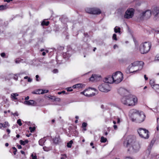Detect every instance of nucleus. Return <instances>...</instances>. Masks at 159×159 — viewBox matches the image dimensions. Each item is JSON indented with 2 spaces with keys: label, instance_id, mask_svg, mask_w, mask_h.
<instances>
[{
  "label": "nucleus",
  "instance_id": "f257e3e1",
  "mask_svg": "<svg viewBox=\"0 0 159 159\" xmlns=\"http://www.w3.org/2000/svg\"><path fill=\"white\" fill-rule=\"evenodd\" d=\"M124 147L127 148L128 151L136 152L139 150L140 146L139 143L135 141L134 137L129 136L123 143Z\"/></svg>",
  "mask_w": 159,
  "mask_h": 159
},
{
  "label": "nucleus",
  "instance_id": "f03ea898",
  "mask_svg": "<svg viewBox=\"0 0 159 159\" xmlns=\"http://www.w3.org/2000/svg\"><path fill=\"white\" fill-rule=\"evenodd\" d=\"M121 102L125 105L128 106L135 105L137 102V98L131 95L124 96L121 99Z\"/></svg>",
  "mask_w": 159,
  "mask_h": 159
},
{
  "label": "nucleus",
  "instance_id": "7ed1b4c3",
  "mask_svg": "<svg viewBox=\"0 0 159 159\" xmlns=\"http://www.w3.org/2000/svg\"><path fill=\"white\" fill-rule=\"evenodd\" d=\"M143 62L142 61H136L130 65L129 70L126 71L127 73H135L138 70H141L143 68Z\"/></svg>",
  "mask_w": 159,
  "mask_h": 159
},
{
  "label": "nucleus",
  "instance_id": "20e7f679",
  "mask_svg": "<svg viewBox=\"0 0 159 159\" xmlns=\"http://www.w3.org/2000/svg\"><path fill=\"white\" fill-rule=\"evenodd\" d=\"M151 47V43L149 42L142 43L139 46V51L142 54H146L150 50Z\"/></svg>",
  "mask_w": 159,
  "mask_h": 159
},
{
  "label": "nucleus",
  "instance_id": "39448f33",
  "mask_svg": "<svg viewBox=\"0 0 159 159\" xmlns=\"http://www.w3.org/2000/svg\"><path fill=\"white\" fill-rule=\"evenodd\" d=\"M114 82L118 84L121 82L123 79L122 73L120 71H117L112 75Z\"/></svg>",
  "mask_w": 159,
  "mask_h": 159
},
{
  "label": "nucleus",
  "instance_id": "423d86ee",
  "mask_svg": "<svg viewBox=\"0 0 159 159\" xmlns=\"http://www.w3.org/2000/svg\"><path fill=\"white\" fill-rule=\"evenodd\" d=\"M151 15L152 11L150 10H148L140 13L138 18L141 20L144 19H148L150 17Z\"/></svg>",
  "mask_w": 159,
  "mask_h": 159
},
{
  "label": "nucleus",
  "instance_id": "0eeeda50",
  "mask_svg": "<svg viewBox=\"0 0 159 159\" xmlns=\"http://www.w3.org/2000/svg\"><path fill=\"white\" fill-rule=\"evenodd\" d=\"M138 132L141 138L144 139L148 138L149 132L148 130L144 128H140L138 130Z\"/></svg>",
  "mask_w": 159,
  "mask_h": 159
},
{
  "label": "nucleus",
  "instance_id": "6e6552de",
  "mask_svg": "<svg viewBox=\"0 0 159 159\" xmlns=\"http://www.w3.org/2000/svg\"><path fill=\"white\" fill-rule=\"evenodd\" d=\"M139 112L138 111L135 109H132L130 110L129 116L132 121L135 122Z\"/></svg>",
  "mask_w": 159,
  "mask_h": 159
},
{
  "label": "nucleus",
  "instance_id": "1a4fd4ad",
  "mask_svg": "<svg viewBox=\"0 0 159 159\" xmlns=\"http://www.w3.org/2000/svg\"><path fill=\"white\" fill-rule=\"evenodd\" d=\"M100 91L103 92H107L111 90V88L107 84L104 82L98 86Z\"/></svg>",
  "mask_w": 159,
  "mask_h": 159
},
{
  "label": "nucleus",
  "instance_id": "9d476101",
  "mask_svg": "<svg viewBox=\"0 0 159 159\" xmlns=\"http://www.w3.org/2000/svg\"><path fill=\"white\" fill-rule=\"evenodd\" d=\"M134 9L133 8L128 9L124 16V18L126 19L131 18L134 16Z\"/></svg>",
  "mask_w": 159,
  "mask_h": 159
},
{
  "label": "nucleus",
  "instance_id": "9b49d317",
  "mask_svg": "<svg viewBox=\"0 0 159 159\" xmlns=\"http://www.w3.org/2000/svg\"><path fill=\"white\" fill-rule=\"evenodd\" d=\"M145 118V116L142 112H139L135 122L140 123L143 121Z\"/></svg>",
  "mask_w": 159,
  "mask_h": 159
},
{
  "label": "nucleus",
  "instance_id": "f8f14e48",
  "mask_svg": "<svg viewBox=\"0 0 159 159\" xmlns=\"http://www.w3.org/2000/svg\"><path fill=\"white\" fill-rule=\"evenodd\" d=\"M152 13L153 16V19L155 20H159V9L157 7L153 8L152 11Z\"/></svg>",
  "mask_w": 159,
  "mask_h": 159
},
{
  "label": "nucleus",
  "instance_id": "ddd939ff",
  "mask_svg": "<svg viewBox=\"0 0 159 159\" xmlns=\"http://www.w3.org/2000/svg\"><path fill=\"white\" fill-rule=\"evenodd\" d=\"M103 81L108 84V83L111 84L114 82L113 76H109L105 78L103 80Z\"/></svg>",
  "mask_w": 159,
  "mask_h": 159
},
{
  "label": "nucleus",
  "instance_id": "4468645a",
  "mask_svg": "<svg viewBox=\"0 0 159 159\" xmlns=\"http://www.w3.org/2000/svg\"><path fill=\"white\" fill-rule=\"evenodd\" d=\"M118 93L121 95L128 94L129 93V91L127 90L122 88H120L119 89Z\"/></svg>",
  "mask_w": 159,
  "mask_h": 159
},
{
  "label": "nucleus",
  "instance_id": "2eb2a0df",
  "mask_svg": "<svg viewBox=\"0 0 159 159\" xmlns=\"http://www.w3.org/2000/svg\"><path fill=\"white\" fill-rule=\"evenodd\" d=\"M24 103L25 104L29 106H34L36 104V102L33 100H25L24 101Z\"/></svg>",
  "mask_w": 159,
  "mask_h": 159
},
{
  "label": "nucleus",
  "instance_id": "dca6fc26",
  "mask_svg": "<svg viewBox=\"0 0 159 159\" xmlns=\"http://www.w3.org/2000/svg\"><path fill=\"white\" fill-rule=\"evenodd\" d=\"M48 92V90L39 89L36 92H33L32 93L34 94H40L47 93Z\"/></svg>",
  "mask_w": 159,
  "mask_h": 159
},
{
  "label": "nucleus",
  "instance_id": "f3484780",
  "mask_svg": "<svg viewBox=\"0 0 159 159\" xmlns=\"http://www.w3.org/2000/svg\"><path fill=\"white\" fill-rule=\"evenodd\" d=\"M92 12V14H99L101 13L100 10L97 8H93Z\"/></svg>",
  "mask_w": 159,
  "mask_h": 159
},
{
  "label": "nucleus",
  "instance_id": "a211bd4d",
  "mask_svg": "<svg viewBox=\"0 0 159 159\" xmlns=\"http://www.w3.org/2000/svg\"><path fill=\"white\" fill-rule=\"evenodd\" d=\"M88 91V89L85 90L83 92L81 93H83L85 96L88 97H91L92 96H93L95 95V93H92V94H88L86 93V92Z\"/></svg>",
  "mask_w": 159,
  "mask_h": 159
},
{
  "label": "nucleus",
  "instance_id": "6ab92c4d",
  "mask_svg": "<svg viewBox=\"0 0 159 159\" xmlns=\"http://www.w3.org/2000/svg\"><path fill=\"white\" fill-rule=\"evenodd\" d=\"M46 141V139L45 138L40 139L39 142V144L42 146H43L44 143H45Z\"/></svg>",
  "mask_w": 159,
  "mask_h": 159
},
{
  "label": "nucleus",
  "instance_id": "aec40b11",
  "mask_svg": "<svg viewBox=\"0 0 159 159\" xmlns=\"http://www.w3.org/2000/svg\"><path fill=\"white\" fill-rule=\"evenodd\" d=\"M98 77V76L96 75H92L89 79V80L90 81H93L95 80H97V78Z\"/></svg>",
  "mask_w": 159,
  "mask_h": 159
},
{
  "label": "nucleus",
  "instance_id": "412c9836",
  "mask_svg": "<svg viewBox=\"0 0 159 159\" xmlns=\"http://www.w3.org/2000/svg\"><path fill=\"white\" fill-rule=\"evenodd\" d=\"M18 94L17 93H12L11 95V97L13 100H16L17 98L16 97L18 96Z\"/></svg>",
  "mask_w": 159,
  "mask_h": 159
},
{
  "label": "nucleus",
  "instance_id": "4be33fe9",
  "mask_svg": "<svg viewBox=\"0 0 159 159\" xmlns=\"http://www.w3.org/2000/svg\"><path fill=\"white\" fill-rule=\"evenodd\" d=\"M152 88L155 90L156 92L159 93V85L156 84L153 86Z\"/></svg>",
  "mask_w": 159,
  "mask_h": 159
},
{
  "label": "nucleus",
  "instance_id": "5701e85b",
  "mask_svg": "<svg viewBox=\"0 0 159 159\" xmlns=\"http://www.w3.org/2000/svg\"><path fill=\"white\" fill-rule=\"evenodd\" d=\"M53 142L55 143H58L61 142L60 139L59 137H56L53 139Z\"/></svg>",
  "mask_w": 159,
  "mask_h": 159
},
{
  "label": "nucleus",
  "instance_id": "b1692460",
  "mask_svg": "<svg viewBox=\"0 0 159 159\" xmlns=\"http://www.w3.org/2000/svg\"><path fill=\"white\" fill-rule=\"evenodd\" d=\"M151 148L150 147H149V148H148L146 151L145 152V154L147 157H148L149 156L151 152Z\"/></svg>",
  "mask_w": 159,
  "mask_h": 159
},
{
  "label": "nucleus",
  "instance_id": "393cba45",
  "mask_svg": "<svg viewBox=\"0 0 159 159\" xmlns=\"http://www.w3.org/2000/svg\"><path fill=\"white\" fill-rule=\"evenodd\" d=\"M120 27H119L118 26H116L115 27V28L114 29V31L116 33H120Z\"/></svg>",
  "mask_w": 159,
  "mask_h": 159
},
{
  "label": "nucleus",
  "instance_id": "a878e982",
  "mask_svg": "<svg viewBox=\"0 0 159 159\" xmlns=\"http://www.w3.org/2000/svg\"><path fill=\"white\" fill-rule=\"evenodd\" d=\"M28 142H29V141L27 140H25V141H23L22 140H20V144L21 145H24L26 144L27 143H28Z\"/></svg>",
  "mask_w": 159,
  "mask_h": 159
},
{
  "label": "nucleus",
  "instance_id": "bb28decb",
  "mask_svg": "<svg viewBox=\"0 0 159 159\" xmlns=\"http://www.w3.org/2000/svg\"><path fill=\"white\" fill-rule=\"evenodd\" d=\"M82 84H76L75 85H74L72 88L73 89H76L79 88L81 87V86Z\"/></svg>",
  "mask_w": 159,
  "mask_h": 159
},
{
  "label": "nucleus",
  "instance_id": "cd10ccee",
  "mask_svg": "<svg viewBox=\"0 0 159 159\" xmlns=\"http://www.w3.org/2000/svg\"><path fill=\"white\" fill-rule=\"evenodd\" d=\"M2 126L3 127L6 128L8 127H9L10 125L8 122L5 121L2 124Z\"/></svg>",
  "mask_w": 159,
  "mask_h": 159
},
{
  "label": "nucleus",
  "instance_id": "c85d7f7f",
  "mask_svg": "<svg viewBox=\"0 0 159 159\" xmlns=\"http://www.w3.org/2000/svg\"><path fill=\"white\" fill-rule=\"evenodd\" d=\"M107 141V139L103 136H102L101 138L100 141L102 143H105Z\"/></svg>",
  "mask_w": 159,
  "mask_h": 159
},
{
  "label": "nucleus",
  "instance_id": "c756f323",
  "mask_svg": "<svg viewBox=\"0 0 159 159\" xmlns=\"http://www.w3.org/2000/svg\"><path fill=\"white\" fill-rule=\"evenodd\" d=\"M149 83L152 88L153 86L156 84H155V81L152 80H150Z\"/></svg>",
  "mask_w": 159,
  "mask_h": 159
},
{
  "label": "nucleus",
  "instance_id": "7c9ffc66",
  "mask_svg": "<svg viewBox=\"0 0 159 159\" xmlns=\"http://www.w3.org/2000/svg\"><path fill=\"white\" fill-rule=\"evenodd\" d=\"M93 10V8H87L86 11L90 14H92V12Z\"/></svg>",
  "mask_w": 159,
  "mask_h": 159
},
{
  "label": "nucleus",
  "instance_id": "2f4dec72",
  "mask_svg": "<svg viewBox=\"0 0 159 159\" xmlns=\"http://www.w3.org/2000/svg\"><path fill=\"white\" fill-rule=\"evenodd\" d=\"M49 24V22L48 21L46 22L44 21H43L41 23V25H42L47 26Z\"/></svg>",
  "mask_w": 159,
  "mask_h": 159
},
{
  "label": "nucleus",
  "instance_id": "473e14b6",
  "mask_svg": "<svg viewBox=\"0 0 159 159\" xmlns=\"http://www.w3.org/2000/svg\"><path fill=\"white\" fill-rule=\"evenodd\" d=\"M73 143L72 140H70L69 143H67V146L68 148H71Z\"/></svg>",
  "mask_w": 159,
  "mask_h": 159
},
{
  "label": "nucleus",
  "instance_id": "72a5a7b5",
  "mask_svg": "<svg viewBox=\"0 0 159 159\" xmlns=\"http://www.w3.org/2000/svg\"><path fill=\"white\" fill-rule=\"evenodd\" d=\"M154 61H159V53L157 54L155 57Z\"/></svg>",
  "mask_w": 159,
  "mask_h": 159
},
{
  "label": "nucleus",
  "instance_id": "f704fd0d",
  "mask_svg": "<svg viewBox=\"0 0 159 159\" xmlns=\"http://www.w3.org/2000/svg\"><path fill=\"white\" fill-rule=\"evenodd\" d=\"M6 6L3 5L0 6V11L4 10L6 9Z\"/></svg>",
  "mask_w": 159,
  "mask_h": 159
},
{
  "label": "nucleus",
  "instance_id": "c9c22d12",
  "mask_svg": "<svg viewBox=\"0 0 159 159\" xmlns=\"http://www.w3.org/2000/svg\"><path fill=\"white\" fill-rule=\"evenodd\" d=\"M29 129L30 130V132H32L35 130V127H29Z\"/></svg>",
  "mask_w": 159,
  "mask_h": 159
},
{
  "label": "nucleus",
  "instance_id": "e433bc0d",
  "mask_svg": "<svg viewBox=\"0 0 159 159\" xmlns=\"http://www.w3.org/2000/svg\"><path fill=\"white\" fill-rule=\"evenodd\" d=\"M112 39L115 40H117V39L116 38V35L115 34H113L112 36Z\"/></svg>",
  "mask_w": 159,
  "mask_h": 159
},
{
  "label": "nucleus",
  "instance_id": "4c0bfd02",
  "mask_svg": "<svg viewBox=\"0 0 159 159\" xmlns=\"http://www.w3.org/2000/svg\"><path fill=\"white\" fill-rule=\"evenodd\" d=\"M17 124L20 125L21 126L22 125V123L20 119H18L17 121Z\"/></svg>",
  "mask_w": 159,
  "mask_h": 159
},
{
  "label": "nucleus",
  "instance_id": "58836bf2",
  "mask_svg": "<svg viewBox=\"0 0 159 159\" xmlns=\"http://www.w3.org/2000/svg\"><path fill=\"white\" fill-rule=\"evenodd\" d=\"M31 157H32V159H37L36 155H34L33 154H32Z\"/></svg>",
  "mask_w": 159,
  "mask_h": 159
},
{
  "label": "nucleus",
  "instance_id": "ea45409f",
  "mask_svg": "<svg viewBox=\"0 0 159 159\" xmlns=\"http://www.w3.org/2000/svg\"><path fill=\"white\" fill-rule=\"evenodd\" d=\"M43 149L45 151H48L49 150V148L46 147H43Z\"/></svg>",
  "mask_w": 159,
  "mask_h": 159
},
{
  "label": "nucleus",
  "instance_id": "a19ab883",
  "mask_svg": "<svg viewBox=\"0 0 159 159\" xmlns=\"http://www.w3.org/2000/svg\"><path fill=\"white\" fill-rule=\"evenodd\" d=\"M12 148L13 150H14V151L13 152V153L14 155H15L16 154V152L17 151V150L15 147H13Z\"/></svg>",
  "mask_w": 159,
  "mask_h": 159
},
{
  "label": "nucleus",
  "instance_id": "79ce46f5",
  "mask_svg": "<svg viewBox=\"0 0 159 159\" xmlns=\"http://www.w3.org/2000/svg\"><path fill=\"white\" fill-rule=\"evenodd\" d=\"M87 125V123H85V122H84L82 124V127H83L85 128V127H86Z\"/></svg>",
  "mask_w": 159,
  "mask_h": 159
},
{
  "label": "nucleus",
  "instance_id": "37998d69",
  "mask_svg": "<svg viewBox=\"0 0 159 159\" xmlns=\"http://www.w3.org/2000/svg\"><path fill=\"white\" fill-rule=\"evenodd\" d=\"M66 89L67 91H71L73 90L71 87L67 88Z\"/></svg>",
  "mask_w": 159,
  "mask_h": 159
},
{
  "label": "nucleus",
  "instance_id": "c03bdc74",
  "mask_svg": "<svg viewBox=\"0 0 159 159\" xmlns=\"http://www.w3.org/2000/svg\"><path fill=\"white\" fill-rule=\"evenodd\" d=\"M11 114L13 115L14 116H18V114L17 112H16L14 113H11Z\"/></svg>",
  "mask_w": 159,
  "mask_h": 159
},
{
  "label": "nucleus",
  "instance_id": "a18cd8bd",
  "mask_svg": "<svg viewBox=\"0 0 159 159\" xmlns=\"http://www.w3.org/2000/svg\"><path fill=\"white\" fill-rule=\"evenodd\" d=\"M66 157V155H62V157H61V159H65Z\"/></svg>",
  "mask_w": 159,
  "mask_h": 159
},
{
  "label": "nucleus",
  "instance_id": "49530a36",
  "mask_svg": "<svg viewBox=\"0 0 159 159\" xmlns=\"http://www.w3.org/2000/svg\"><path fill=\"white\" fill-rule=\"evenodd\" d=\"M55 101H57L58 102H59L61 101V99L59 98H56V99H55Z\"/></svg>",
  "mask_w": 159,
  "mask_h": 159
},
{
  "label": "nucleus",
  "instance_id": "de8ad7c7",
  "mask_svg": "<svg viewBox=\"0 0 159 159\" xmlns=\"http://www.w3.org/2000/svg\"><path fill=\"white\" fill-rule=\"evenodd\" d=\"M6 54L5 53L3 52L1 53V56L2 57H4L5 56Z\"/></svg>",
  "mask_w": 159,
  "mask_h": 159
},
{
  "label": "nucleus",
  "instance_id": "09e8293b",
  "mask_svg": "<svg viewBox=\"0 0 159 159\" xmlns=\"http://www.w3.org/2000/svg\"><path fill=\"white\" fill-rule=\"evenodd\" d=\"M18 78V76L16 75H15L14 77V79L16 80H17Z\"/></svg>",
  "mask_w": 159,
  "mask_h": 159
},
{
  "label": "nucleus",
  "instance_id": "8fccbe9b",
  "mask_svg": "<svg viewBox=\"0 0 159 159\" xmlns=\"http://www.w3.org/2000/svg\"><path fill=\"white\" fill-rule=\"evenodd\" d=\"M20 61L19 59H16L15 61V62L16 63H18L20 62Z\"/></svg>",
  "mask_w": 159,
  "mask_h": 159
},
{
  "label": "nucleus",
  "instance_id": "3c124183",
  "mask_svg": "<svg viewBox=\"0 0 159 159\" xmlns=\"http://www.w3.org/2000/svg\"><path fill=\"white\" fill-rule=\"evenodd\" d=\"M58 71V70L57 69H55L53 70V72L54 73H57Z\"/></svg>",
  "mask_w": 159,
  "mask_h": 159
},
{
  "label": "nucleus",
  "instance_id": "603ef678",
  "mask_svg": "<svg viewBox=\"0 0 159 159\" xmlns=\"http://www.w3.org/2000/svg\"><path fill=\"white\" fill-rule=\"evenodd\" d=\"M39 78V76L38 75H37L36 76V80L37 81H39V80L38 79Z\"/></svg>",
  "mask_w": 159,
  "mask_h": 159
},
{
  "label": "nucleus",
  "instance_id": "864d4df0",
  "mask_svg": "<svg viewBox=\"0 0 159 159\" xmlns=\"http://www.w3.org/2000/svg\"><path fill=\"white\" fill-rule=\"evenodd\" d=\"M17 147H18V148L19 149H20L22 148V147L20 145H17Z\"/></svg>",
  "mask_w": 159,
  "mask_h": 159
},
{
  "label": "nucleus",
  "instance_id": "5fc2aeb1",
  "mask_svg": "<svg viewBox=\"0 0 159 159\" xmlns=\"http://www.w3.org/2000/svg\"><path fill=\"white\" fill-rule=\"evenodd\" d=\"M13 0H4V2H9L11 1H12Z\"/></svg>",
  "mask_w": 159,
  "mask_h": 159
},
{
  "label": "nucleus",
  "instance_id": "6e6d98bb",
  "mask_svg": "<svg viewBox=\"0 0 159 159\" xmlns=\"http://www.w3.org/2000/svg\"><path fill=\"white\" fill-rule=\"evenodd\" d=\"M90 145L91 146H92V148H94V147L93 146V143L92 142H91L90 143Z\"/></svg>",
  "mask_w": 159,
  "mask_h": 159
},
{
  "label": "nucleus",
  "instance_id": "4d7b16f0",
  "mask_svg": "<svg viewBox=\"0 0 159 159\" xmlns=\"http://www.w3.org/2000/svg\"><path fill=\"white\" fill-rule=\"evenodd\" d=\"M28 81L29 82H31L32 81V80L30 78L28 77Z\"/></svg>",
  "mask_w": 159,
  "mask_h": 159
},
{
  "label": "nucleus",
  "instance_id": "13d9d810",
  "mask_svg": "<svg viewBox=\"0 0 159 159\" xmlns=\"http://www.w3.org/2000/svg\"><path fill=\"white\" fill-rule=\"evenodd\" d=\"M117 119V123H120V119L119 118H118Z\"/></svg>",
  "mask_w": 159,
  "mask_h": 159
},
{
  "label": "nucleus",
  "instance_id": "bf43d9fd",
  "mask_svg": "<svg viewBox=\"0 0 159 159\" xmlns=\"http://www.w3.org/2000/svg\"><path fill=\"white\" fill-rule=\"evenodd\" d=\"M124 159H133V158L129 157H126L124 158Z\"/></svg>",
  "mask_w": 159,
  "mask_h": 159
},
{
  "label": "nucleus",
  "instance_id": "052dcab7",
  "mask_svg": "<svg viewBox=\"0 0 159 159\" xmlns=\"http://www.w3.org/2000/svg\"><path fill=\"white\" fill-rule=\"evenodd\" d=\"M144 78L146 80H148V78L147 77L146 75H144Z\"/></svg>",
  "mask_w": 159,
  "mask_h": 159
},
{
  "label": "nucleus",
  "instance_id": "680f3d73",
  "mask_svg": "<svg viewBox=\"0 0 159 159\" xmlns=\"http://www.w3.org/2000/svg\"><path fill=\"white\" fill-rule=\"evenodd\" d=\"M56 97L55 96H52V97L51 99L55 101V99H56Z\"/></svg>",
  "mask_w": 159,
  "mask_h": 159
},
{
  "label": "nucleus",
  "instance_id": "e2e57ef3",
  "mask_svg": "<svg viewBox=\"0 0 159 159\" xmlns=\"http://www.w3.org/2000/svg\"><path fill=\"white\" fill-rule=\"evenodd\" d=\"M3 127L2 123H0V129H2Z\"/></svg>",
  "mask_w": 159,
  "mask_h": 159
},
{
  "label": "nucleus",
  "instance_id": "0e129e2a",
  "mask_svg": "<svg viewBox=\"0 0 159 159\" xmlns=\"http://www.w3.org/2000/svg\"><path fill=\"white\" fill-rule=\"evenodd\" d=\"M157 125H159V118H157Z\"/></svg>",
  "mask_w": 159,
  "mask_h": 159
},
{
  "label": "nucleus",
  "instance_id": "69168bd1",
  "mask_svg": "<svg viewBox=\"0 0 159 159\" xmlns=\"http://www.w3.org/2000/svg\"><path fill=\"white\" fill-rule=\"evenodd\" d=\"M113 48L115 49L116 48H118V46L117 45L115 44Z\"/></svg>",
  "mask_w": 159,
  "mask_h": 159
},
{
  "label": "nucleus",
  "instance_id": "338daca9",
  "mask_svg": "<svg viewBox=\"0 0 159 159\" xmlns=\"http://www.w3.org/2000/svg\"><path fill=\"white\" fill-rule=\"evenodd\" d=\"M7 131L8 133V134H9L10 133V132H11L10 130L9 129H7Z\"/></svg>",
  "mask_w": 159,
  "mask_h": 159
},
{
  "label": "nucleus",
  "instance_id": "774afa93",
  "mask_svg": "<svg viewBox=\"0 0 159 159\" xmlns=\"http://www.w3.org/2000/svg\"><path fill=\"white\" fill-rule=\"evenodd\" d=\"M113 127H114V129H117V125H114L113 126Z\"/></svg>",
  "mask_w": 159,
  "mask_h": 159
}]
</instances>
